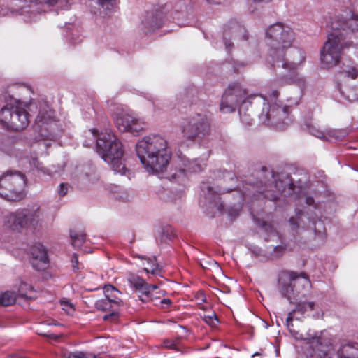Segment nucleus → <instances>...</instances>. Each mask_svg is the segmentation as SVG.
Here are the masks:
<instances>
[{"label": "nucleus", "instance_id": "obj_26", "mask_svg": "<svg viewBox=\"0 0 358 358\" xmlns=\"http://www.w3.org/2000/svg\"><path fill=\"white\" fill-rule=\"evenodd\" d=\"M315 303L314 302H299L296 306L295 308L293 309V310L296 313V315H300L301 317L303 316V315L307 311H311L314 309L315 307Z\"/></svg>", "mask_w": 358, "mask_h": 358}, {"label": "nucleus", "instance_id": "obj_18", "mask_svg": "<svg viewBox=\"0 0 358 358\" xmlns=\"http://www.w3.org/2000/svg\"><path fill=\"white\" fill-rule=\"evenodd\" d=\"M153 159L148 160L144 165L145 169L148 171L152 172H163L169 163L171 159V152L168 150V148L163 149V152L154 151L153 152Z\"/></svg>", "mask_w": 358, "mask_h": 358}, {"label": "nucleus", "instance_id": "obj_44", "mask_svg": "<svg viewBox=\"0 0 358 358\" xmlns=\"http://www.w3.org/2000/svg\"><path fill=\"white\" fill-rule=\"evenodd\" d=\"M289 224L292 225L293 230H296L299 228V222L296 217H292L289 220Z\"/></svg>", "mask_w": 358, "mask_h": 358}, {"label": "nucleus", "instance_id": "obj_45", "mask_svg": "<svg viewBox=\"0 0 358 358\" xmlns=\"http://www.w3.org/2000/svg\"><path fill=\"white\" fill-rule=\"evenodd\" d=\"M251 253L253 254L255 257H259L262 255V250L258 247H254L250 250Z\"/></svg>", "mask_w": 358, "mask_h": 358}, {"label": "nucleus", "instance_id": "obj_12", "mask_svg": "<svg viewBox=\"0 0 358 358\" xmlns=\"http://www.w3.org/2000/svg\"><path fill=\"white\" fill-rule=\"evenodd\" d=\"M166 140L159 135H152L143 137L136 145L137 155L144 166L146 161L154 160L153 152H162L166 148Z\"/></svg>", "mask_w": 358, "mask_h": 358}, {"label": "nucleus", "instance_id": "obj_47", "mask_svg": "<svg viewBox=\"0 0 358 358\" xmlns=\"http://www.w3.org/2000/svg\"><path fill=\"white\" fill-rule=\"evenodd\" d=\"M62 305L63 306L62 309L66 310L68 313H70V310L68 308L73 310L72 306L69 302L62 303Z\"/></svg>", "mask_w": 358, "mask_h": 358}, {"label": "nucleus", "instance_id": "obj_37", "mask_svg": "<svg viewBox=\"0 0 358 358\" xmlns=\"http://www.w3.org/2000/svg\"><path fill=\"white\" fill-rule=\"evenodd\" d=\"M150 264H151V266H150V268H145V271L147 272V273H151L152 275H158L159 273V266L157 265V264H156V259L155 258H154L153 259H150Z\"/></svg>", "mask_w": 358, "mask_h": 358}, {"label": "nucleus", "instance_id": "obj_41", "mask_svg": "<svg viewBox=\"0 0 358 358\" xmlns=\"http://www.w3.org/2000/svg\"><path fill=\"white\" fill-rule=\"evenodd\" d=\"M262 228L268 234L275 235L277 234L276 230L274 227L270 224L266 223V222H263L261 224Z\"/></svg>", "mask_w": 358, "mask_h": 358}, {"label": "nucleus", "instance_id": "obj_48", "mask_svg": "<svg viewBox=\"0 0 358 358\" xmlns=\"http://www.w3.org/2000/svg\"><path fill=\"white\" fill-rule=\"evenodd\" d=\"M306 203L308 206H313L315 203V200L311 196H308L306 199Z\"/></svg>", "mask_w": 358, "mask_h": 358}, {"label": "nucleus", "instance_id": "obj_19", "mask_svg": "<svg viewBox=\"0 0 358 358\" xmlns=\"http://www.w3.org/2000/svg\"><path fill=\"white\" fill-rule=\"evenodd\" d=\"M182 161L183 167L170 175L171 180L184 183L187 178L186 172L196 173L203 170V164L199 163L197 159L190 160L185 158Z\"/></svg>", "mask_w": 358, "mask_h": 358}, {"label": "nucleus", "instance_id": "obj_13", "mask_svg": "<svg viewBox=\"0 0 358 358\" xmlns=\"http://www.w3.org/2000/svg\"><path fill=\"white\" fill-rule=\"evenodd\" d=\"M334 27H338V30L344 34L345 45L348 43V46H352L358 41V15L350 10L345 17L339 16L332 23V31Z\"/></svg>", "mask_w": 358, "mask_h": 358}, {"label": "nucleus", "instance_id": "obj_39", "mask_svg": "<svg viewBox=\"0 0 358 358\" xmlns=\"http://www.w3.org/2000/svg\"><path fill=\"white\" fill-rule=\"evenodd\" d=\"M204 320L208 325H210L212 327L215 326L216 322H217V316L214 313H213L211 315H205Z\"/></svg>", "mask_w": 358, "mask_h": 358}, {"label": "nucleus", "instance_id": "obj_22", "mask_svg": "<svg viewBox=\"0 0 358 358\" xmlns=\"http://www.w3.org/2000/svg\"><path fill=\"white\" fill-rule=\"evenodd\" d=\"M337 358H358V343H342L337 350Z\"/></svg>", "mask_w": 358, "mask_h": 358}, {"label": "nucleus", "instance_id": "obj_30", "mask_svg": "<svg viewBox=\"0 0 358 358\" xmlns=\"http://www.w3.org/2000/svg\"><path fill=\"white\" fill-rule=\"evenodd\" d=\"M59 358H89L88 354L82 351L69 352L62 350Z\"/></svg>", "mask_w": 358, "mask_h": 358}, {"label": "nucleus", "instance_id": "obj_14", "mask_svg": "<svg viewBox=\"0 0 358 358\" xmlns=\"http://www.w3.org/2000/svg\"><path fill=\"white\" fill-rule=\"evenodd\" d=\"M289 108L290 107L286 105L272 103L268 107L263 108L259 118L264 123L271 124L275 127L280 124H287L289 120Z\"/></svg>", "mask_w": 358, "mask_h": 358}, {"label": "nucleus", "instance_id": "obj_58", "mask_svg": "<svg viewBox=\"0 0 358 358\" xmlns=\"http://www.w3.org/2000/svg\"><path fill=\"white\" fill-rule=\"evenodd\" d=\"M243 38H244V39H245V40H247V39H248V37H247L246 34H244V35H243Z\"/></svg>", "mask_w": 358, "mask_h": 358}, {"label": "nucleus", "instance_id": "obj_46", "mask_svg": "<svg viewBox=\"0 0 358 358\" xmlns=\"http://www.w3.org/2000/svg\"><path fill=\"white\" fill-rule=\"evenodd\" d=\"M172 303L171 301L169 299H163L161 301V304L162 308H168Z\"/></svg>", "mask_w": 358, "mask_h": 358}, {"label": "nucleus", "instance_id": "obj_53", "mask_svg": "<svg viewBox=\"0 0 358 358\" xmlns=\"http://www.w3.org/2000/svg\"><path fill=\"white\" fill-rule=\"evenodd\" d=\"M252 1L254 2H257V3H268V2L271 1V0H252Z\"/></svg>", "mask_w": 358, "mask_h": 358}, {"label": "nucleus", "instance_id": "obj_10", "mask_svg": "<svg viewBox=\"0 0 358 358\" xmlns=\"http://www.w3.org/2000/svg\"><path fill=\"white\" fill-rule=\"evenodd\" d=\"M0 122L7 129L21 131L29 124V114L19 103L7 104L0 110Z\"/></svg>", "mask_w": 358, "mask_h": 358}, {"label": "nucleus", "instance_id": "obj_31", "mask_svg": "<svg viewBox=\"0 0 358 358\" xmlns=\"http://www.w3.org/2000/svg\"><path fill=\"white\" fill-rule=\"evenodd\" d=\"M310 345L314 352L318 354V355H321L320 353L325 352V350L324 349V346L323 345L320 338H313Z\"/></svg>", "mask_w": 358, "mask_h": 358}, {"label": "nucleus", "instance_id": "obj_29", "mask_svg": "<svg viewBox=\"0 0 358 358\" xmlns=\"http://www.w3.org/2000/svg\"><path fill=\"white\" fill-rule=\"evenodd\" d=\"M95 307L97 310L101 311L110 310L111 308L116 307L113 303H111L108 299L104 298L100 300H98L95 303Z\"/></svg>", "mask_w": 358, "mask_h": 358}, {"label": "nucleus", "instance_id": "obj_7", "mask_svg": "<svg viewBox=\"0 0 358 358\" xmlns=\"http://www.w3.org/2000/svg\"><path fill=\"white\" fill-rule=\"evenodd\" d=\"M181 131L187 141L201 143L210 134V121L204 113H194L183 122Z\"/></svg>", "mask_w": 358, "mask_h": 358}, {"label": "nucleus", "instance_id": "obj_35", "mask_svg": "<svg viewBox=\"0 0 358 358\" xmlns=\"http://www.w3.org/2000/svg\"><path fill=\"white\" fill-rule=\"evenodd\" d=\"M118 307H114L111 308V312L109 314L105 315L103 318L104 320H109L111 322L116 321L119 317V313L117 311Z\"/></svg>", "mask_w": 358, "mask_h": 358}, {"label": "nucleus", "instance_id": "obj_9", "mask_svg": "<svg viewBox=\"0 0 358 358\" xmlns=\"http://www.w3.org/2000/svg\"><path fill=\"white\" fill-rule=\"evenodd\" d=\"M255 94H249L239 83L230 84L224 91L220 103V110L224 113L235 111L237 107H244L247 103L256 97Z\"/></svg>", "mask_w": 358, "mask_h": 358}, {"label": "nucleus", "instance_id": "obj_20", "mask_svg": "<svg viewBox=\"0 0 358 358\" xmlns=\"http://www.w3.org/2000/svg\"><path fill=\"white\" fill-rule=\"evenodd\" d=\"M31 263L32 266L38 270L45 269L48 264L47 251L41 243H35L30 248Z\"/></svg>", "mask_w": 358, "mask_h": 358}, {"label": "nucleus", "instance_id": "obj_50", "mask_svg": "<svg viewBox=\"0 0 358 358\" xmlns=\"http://www.w3.org/2000/svg\"><path fill=\"white\" fill-rule=\"evenodd\" d=\"M62 336V334H58V335H57V334H53L48 335V336H49L50 338H53V339H55V340H57V339H59Z\"/></svg>", "mask_w": 358, "mask_h": 358}, {"label": "nucleus", "instance_id": "obj_32", "mask_svg": "<svg viewBox=\"0 0 358 358\" xmlns=\"http://www.w3.org/2000/svg\"><path fill=\"white\" fill-rule=\"evenodd\" d=\"M307 129H308V132L309 134H310L311 135L315 136L321 139L325 138L324 133L322 131H321L320 129H319L317 127H316L315 126L312 125V124H308Z\"/></svg>", "mask_w": 358, "mask_h": 358}, {"label": "nucleus", "instance_id": "obj_25", "mask_svg": "<svg viewBox=\"0 0 358 358\" xmlns=\"http://www.w3.org/2000/svg\"><path fill=\"white\" fill-rule=\"evenodd\" d=\"M287 246L285 244L276 245L272 248L271 252H267L265 256L267 259L273 260L280 258L286 252Z\"/></svg>", "mask_w": 358, "mask_h": 358}, {"label": "nucleus", "instance_id": "obj_55", "mask_svg": "<svg viewBox=\"0 0 358 358\" xmlns=\"http://www.w3.org/2000/svg\"><path fill=\"white\" fill-rule=\"evenodd\" d=\"M229 174L230 176V178L233 179L234 175L233 173H229Z\"/></svg>", "mask_w": 358, "mask_h": 358}, {"label": "nucleus", "instance_id": "obj_4", "mask_svg": "<svg viewBox=\"0 0 358 358\" xmlns=\"http://www.w3.org/2000/svg\"><path fill=\"white\" fill-rule=\"evenodd\" d=\"M4 222L13 231L35 229L42 222V212L36 204L28 206L8 213L4 217Z\"/></svg>", "mask_w": 358, "mask_h": 358}, {"label": "nucleus", "instance_id": "obj_17", "mask_svg": "<svg viewBox=\"0 0 358 358\" xmlns=\"http://www.w3.org/2000/svg\"><path fill=\"white\" fill-rule=\"evenodd\" d=\"M35 297L34 288L31 285L23 282L20 285L17 295L9 291L2 293L0 295V304L8 306L13 304L17 298L30 300Z\"/></svg>", "mask_w": 358, "mask_h": 358}, {"label": "nucleus", "instance_id": "obj_49", "mask_svg": "<svg viewBox=\"0 0 358 358\" xmlns=\"http://www.w3.org/2000/svg\"><path fill=\"white\" fill-rule=\"evenodd\" d=\"M279 92L278 90H273L271 93L269 94L271 98L276 99L279 96Z\"/></svg>", "mask_w": 358, "mask_h": 358}, {"label": "nucleus", "instance_id": "obj_23", "mask_svg": "<svg viewBox=\"0 0 358 358\" xmlns=\"http://www.w3.org/2000/svg\"><path fill=\"white\" fill-rule=\"evenodd\" d=\"M162 13L157 11L155 13L152 12H147L143 24L145 26L147 32L153 31L159 29L162 25Z\"/></svg>", "mask_w": 358, "mask_h": 358}, {"label": "nucleus", "instance_id": "obj_11", "mask_svg": "<svg viewBox=\"0 0 358 358\" xmlns=\"http://www.w3.org/2000/svg\"><path fill=\"white\" fill-rule=\"evenodd\" d=\"M38 114L35 122V130L39 135L47 139H53L58 131V124L55 118V111L51 110L46 101H38Z\"/></svg>", "mask_w": 358, "mask_h": 358}, {"label": "nucleus", "instance_id": "obj_15", "mask_svg": "<svg viewBox=\"0 0 358 358\" xmlns=\"http://www.w3.org/2000/svg\"><path fill=\"white\" fill-rule=\"evenodd\" d=\"M115 123L121 132H130L138 135L144 129V123L133 115L121 110L116 113Z\"/></svg>", "mask_w": 358, "mask_h": 358}, {"label": "nucleus", "instance_id": "obj_52", "mask_svg": "<svg viewBox=\"0 0 358 358\" xmlns=\"http://www.w3.org/2000/svg\"><path fill=\"white\" fill-rule=\"evenodd\" d=\"M59 0H46V2L50 5H55L57 3Z\"/></svg>", "mask_w": 358, "mask_h": 358}, {"label": "nucleus", "instance_id": "obj_2", "mask_svg": "<svg viewBox=\"0 0 358 358\" xmlns=\"http://www.w3.org/2000/svg\"><path fill=\"white\" fill-rule=\"evenodd\" d=\"M103 127L91 129V133L96 138L95 150L96 153L107 163L112 169L122 175H126L129 171L123 163L124 149L121 141L108 127L106 117L102 118Z\"/></svg>", "mask_w": 358, "mask_h": 358}, {"label": "nucleus", "instance_id": "obj_34", "mask_svg": "<svg viewBox=\"0 0 358 358\" xmlns=\"http://www.w3.org/2000/svg\"><path fill=\"white\" fill-rule=\"evenodd\" d=\"M164 346L169 349L175 350L176 351H180V349L179 348V341L178 340H170L166 339L163 343Z\"/></svg>", "mask_w": 358, "mask_h": 358}, {"label": "nucleus", "instance_id": "obj_3", "mask_svg": "<svg viewBox=\"0 0 358 358\" xmlns=\"http://www.w3.org/2000/svg\"><path fill=\"white\" fill-rule=\"evenodd\" d=\"M244 196L251 197L255 199H267L271 201L278 200L279 194L288 189L290 194L294 189L292 179L289 175H281L275 181V184H263L261 180L254 181L252 178H248L243 187Z\"/></svg>", "mask_w": 358, "mask_h": 358}, {"label": "nucleus", "instance_id": "obj_1", "mask_svg": "<svg viewBox=\"0 0 358 358\" xmlns=\"http://www.w3.org/2000/svg\"><path fill=\"white\" fill-rule=\"evenodd\" d=\"M266 43L269 47L267 62L274 68L282 67L288 71L287 75L283 76L278 82L282 84H294L303 90L306 87V80L296 71L299 64L305 60L303 51L294 49V54L299 55V62L289 61L285 58L286 50L292 47L294 41L292 30L282 22H276L269 26L265 31Z\"/></svg>", "mask_w": 358, "mask_h": 358}, {"label": "nucleus", "instance_id": "obj_42", "mask_svg": "<svg viewBox=\"0 0 358 358\" xmlns=\"http://www.w3.org/2000/svg\"><path fill=\"white\" fill-rule=\"evenodd\" d=\"M296 313L292 310L288 314V316L286 320L287 325L289 327V325H292V321L294 319H300L299 317H295Z\"/></svg>", "mask_w": 358, "mask_h": 358}, {"label": "nucleus", "instance_id": "obj_51", "mask_svg": "<svg viewBox=\"0 0 358 358\" xmlns=\"http://www.w3.org/2000/svg\"><path fill=\"white\" fill-rule=\"evenodd\" d=\"M222 0H206L210 3L219 4Z\"/></svg>", "mask_w": 358, "mask_h": 358}, {"label": "nucleus", "instance_id": "obj_57", "mask_svg": "<svg viewBox=\"0 0 358 358\" xmlns=\"http://www.w3.org/2000/svg\"><path fill=\"white\" fill-rule=\"evenodd\" d=\"M259 352H255V354L252 355V357H254L255 356H257V355H259Z\"/></svg>", "mask_w": 358, "mask_h": 358}, {"label": "nucleus", "instance_id": "obj_40", "mask_svg": "<svg viewBox=\"0 0 358 358\" xmlns=\"http://www.w3.org/2000/svg\"><path fill=\"white\" fill-rule=\"evenodd\" d=\"M344 71L345 72L346 75L348 77L352 79L356 78L358 76V68L357 67L350 66L348 67V69H345Z\"/></svg>", "mask_w": 358, "mask_h": 358}, {"label": "nucleus", "instance_id": "obj_38", "mask_svg": "<svg viewBox=\"0 0 358 358\" xmlns=\"http://www.w3.org/2000/svg\"><path fill=\"white\" fill-rule=\"evenodd\" d=\"M313 225L314 231H315L316 234H322L324 233L325 229L322 221H321L320 220H315L313 222Z\"/></svg>", "mask_w": 358, "mask_h": 358}, {"label": "nucleus", "instance_id": "obj_33", "mask_svg": "<svg viewBox=\"0 0 358 358\" xmlns=\"http://www.w3.org/2000/svg\"><path fill=\"white\" fill-rule=\"evenodd\" d=\"M245 108V106H242L241 108H239V114L241 120L244 124L247 125H250L252 124V119L251 118L250 114H248L246 112L244 111Z\"/></svg>", "mask_w": 358, "mask_h": 358}, {"label": "nucleus", "instance_id": "obj_43", "mask_svg": "<svg viewBox=\"0 0 358 358\" xmlns=\"http://www.w3.org/2000/svg\"><path fill=\"white\" fill-rule=\"evenodd\" d=\"M68 192V185L67 183H61L59 185V189L58 190V193L59 196H64L67 194Z\"/></svg>", "mask_w": 358, "mask_h": 358}, {"label": "nucleus", "instance_id": "obj_8", "mask_svg": "<svg viewBox=\"0 0 358 358\" xmlns=\"http://www.w3.org/2000/svg\"><path fill=\"white\" fill-rule=\"evenodd\" d=\"M25 175L17 171H7L0 176V196L8 201H19L24 198Z\"/></svg>", "mask_w": 358, "mask_h": 358}, {"label": "nucleus", "instance_id": "obj_24", "mask_svg": "<svg viewBox=\"0 0 358 358\" xmlns=\"http://www.w3.org/2000/svg\"><path fill=\"white\" fill-rule=\"evenodd\" d=\"M105 298L108 299L115 306L120 307L123 305V301L120 295L122 294L115 287L111 285H106L103 287Z\"/></svg>", "mask_w": 358, "mask_h": 358}, {"label": "nucleus", "instance_id": "obj_5", "mask_svg": "<svg viewBox=\"0 0 358 358\" xmlns=\"http://www.w3.org/2000/svg\"><path fill=\"white\" fill-rule=\"evenodd\" d=\"M310 283L309 278L304 272L282 270L278 275L277 288L281 295L290 303L297 300L301 292Z\"/></svg>", "mask_w": 358, "mask_h": 358}, {"label": "nucleus", "instance_id": "obj_54", "mask_svg": "<svg viewBox=\"0 0 358 358\" xmlns=\"http://www.w3.org/2000/svg\"><path fill=\"white\" fill-rule=\"evenodd\" d=\"M225 45L227 48H230L232 46V43L230 42L225 41Z\"/></svg>", "mask_w": 358, "mask_h": 358}, {"label": "nucleus", "instance_id": "obj_36", "mask_svg": "<svg viewBox=\"0 0 358 358\" xmlns=\"http://www.w3.org/2000/svg\"><path fill=\"white\" fill-rule=\"evenodd\" d=\"M33 165L36 167L38 169H40L43 173L47 175H52L54 173L57 172V170H51L50 168H46L41 165V164L38 162L37 159H34Z\"/></svg>", "mask_w": 358, "mask_h": 358}, {"label": "nucleus", "instance_id": "obj_6", "mask_svg": "<svg viewBox=\"0 0 358 358\" xmlns=\"http://www.w3.org/2000/svg\"><path fill=\"white\" fill-rule=\"evenodd\" d=\"M338 28L334 27V31L329 34L328 39L320 52L322 64L326 69L337 65L341 57L342 50L350 47L348 43L345 45V36L343 32L338 30Z\"/></svg>", "mask_w": 358, "mask_h": 358}, {"label": "nucleus", "instance_id": "obj_16", "mask_svg": "<svg viewBox=\"0 0 358 358\" xmlns=\"http://www.w3.org/2000/svg\"><path fill=\"white\" fill-rule=\"evenodd\" d=\"M127 282L136 292L141 294L139 298L143 302L152 300V292L158 288L157 285L149 284L143 278L133 273L128 275Z\"/></svg>", "mask_w": 358, "mask_h": 358}, {"label": "nucleus", "instance_id": "obj_21", "mask_svg": "<svg viewBox=\"0 0 358 358\" xmlns=\"http://www.w3.org/2000/svg\"><path fill=\"white\" fill-rule=\"evenodd\" d=\"M201 189L203 193L205 199L207 200L210 204H213L218 210H222L224 209L223 204L220 201V195L229 189L219 188L217 190H215L208 182H202Z\"/></svg>", "mask_w": 358, "mask_h": 358}, {"label": "nucleus", "instance_id": "obj_28", "mask_svg": "<svg viewBox=\"0 0 358 358\" xmlns=\"http://www.w3.org/2000/svg\"><path fill=\"white\" fill-rule=\"evenodd\" d=\"M70 236L72 241V245L75 248H80L85 238V234L81 231H76L75 230L71 231Z\"/></svg>", "mask_w": 358, "mask_h": 358}, {"label": "nucleus", "instance_id": "obj_59", "mask_svg": "<svg viewBox=\"0 0 358 358\" xmlns=\"http://www.w3.org/2000/svg\"><path fill=\"white\" fill-rule=\"evenodd\" d=\"M230 215H233L234 214L231 212H229Z\"/></svg>", "mask_w": 358, "mask_h": 358}, {"label": "nucleus", "instance_id": "obj_56", "mask_svg": "<svg viewBox=\"0 0 358 358\" xmlns=\"http://www.w3.org/2000/svg\"><path fill=\"white\" fill-rule=\"evenodd\" d=\"M262 171H267V168H266V167H265V166H263V167L262 168Z\"/></svg>", "mask_w": 358, "mask_h": 358}, {"label": "nucleus", "instance_id": "obj_27", "mask_svg": "<svg viewBox=\"0 0 358 358\" xmlns=\"http://www.w3.org/2000/svg\"><path fill=\"white\" fill-rule=\"evenodd\" d=\"M341 94L349 102L358 101V90L355 87L347 88L345 91L339 88Z\"/></svg>", "mask_w": 358, "mask_h": 358}]
</instances>
